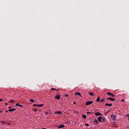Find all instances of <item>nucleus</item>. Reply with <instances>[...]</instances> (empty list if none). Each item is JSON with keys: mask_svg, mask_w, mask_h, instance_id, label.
<instances>
[{"mask_svg": "<svg viewBox=\"0 0 129 129\" xmlns=\"http://www.w3.org/2000/svg\"><path fill=\"white\" fill-rule=\"evenodd\" d=\"M109 106H112V103L109 104Z\"/></svg>", "mask_w": 129, "mask_h": 129, "instance_id": "nucleus-29", "label": "nucleus"}, {"mask_svg": "<svg viewBox=\"0 0 129 129\" xmlns=\"http://www.w3.org/2000/svg\"><path fill=\"white\" fill-rule=\"evenodd\" d=\"M63 127H65V125L63 124H61L58 126V128H63Z\"/></svg>", "mask_w": 129, "mask_h": 129, "instance_id": "nucleus-6", "label": "nucleus"}, {"mask_svg": "<svg viewBox=\"0 0 129 129\" xmlns=\"http://www.w3.org/2000/svg\"><path fill=\"white\" fill-rule=\"evenodd\" d=\"M56 99H59L60 98V95H57L55 96Z\"/></svg>", "mask_w": 129, "mask_h": 129, "instance_id": "nucleus-15", "label": "nucleus"}, {"mask_svg": "<svg viewBox=\"0 0 129 129\" xmlns=\"http://www.w3.org/2000/svg\"><path fill=\"white\" fill-rule=\"evenodd\" d=\"M107 94L108 95H110V96H111L112 97H114L115 96V95L110 93V92H107Z\"/></svg>", "mask_w": 129, "mask_h": 129, "instance_id": "nucleus-2", "label": "nucleus"}, {"mask_svg": "<svg viewBox=\"0 0 129 129\" xmlns=\"http://www.w3.org/2000/svg\"><path fill=\"white\" fill-rule=\"evenodd\" d=\"M102 120V116H99L98 117V121H100V122H101Z\"/></svg>", "mask_w": 129, "mask_h": 129, "instance_id": "nucleus-8", "label": "nucleus"}, {"mask_svg": "<svg viewBox=\"0 0 129 129\" xmlns=\"http://www.w3.org/2000/svg\"><path fill=\"white\" fill-rule=\"evenodd\" d=\"M9 108H12V106L9 107Z\"/></svg>", "mask_w": 129, "mask_h": 129, "instance_id": "nucleus-36", "label": "nucleus"}, {"mask_svg": "<svg viewBox=\"0 0 129 129\" xmlns=\"http://www.w3.org/2000/svg\"><path fill=\"white\" fill-rule=\"evenodd\" d=\"M87 113H88V114H91V112H87Z\"/></svg>", "mask_w": 129, "mask_h": 129, "instance_id": "nucleus-30", "label": "nucleus"}, {"mask_svg": "<svg viewBox=\"0 0 129 129\" xmlns=\"http://www.w3.org/2000/svg\"><path fill=\"white\" fill-rule=\"evenodd\" d=\"M9 111V110H6V112H8Z\"/></svg>", "mask_w": 129, "mask_h": 129, "instance_id": "nucleus-38", "label": "nucleus"}, {"mask_svg": "<svg viewBox=\"0 0 129 129\" xmlns=\"http://www.w3.org/2000/svg\"><path fill=\"white\" fill-rule=\"evenodd\" d=\"M6 105H8V103H5Z\"/></svg>", "mask_w": 129, "mask_h": 129, "instance_id": "nucleus-34", "label": "nucleus"}, {"mask_svg": "<svg viewBox=\"0 0 129 129\" xmlns=\"http://www.w3.org/2000/svg\"><path fill=\"white\" fill-rule=\"evenodd\" d=\"M106 106H109V104L108 103H107L105 104Z\"/></svg>", "mask_w": 129, "mask_h": 129, "instance_id": "nucleus-23", "label": "nucleus"}, {"mask_svg": "<svg viewBox=\"0 0 129 129\" xmlns=\"http://www.w3.org/2000/svg\"><path fill=\"white\" fill-rule=\"evenodd\" d=\"M65 96H66V97H68V95H67V94H66Z\"/></svg>", "mask_w": 129, "mask_h": 129, "instance_id": "nucleus-32", "label": "nucleus"}, {"mask_svg": "<svg viewBox=\"0 0 129 129\" xmlns=\"http://www.w3.org/2000/svg\"><path fill=\"white\" fill-rule=\"evenodd\" d=\"M127 116H128V117H129V114H127Z\"/></svg>", "mask_w": 129, "mask_h": 129, "instance_id": "nucleus-35", "label": "nucleus"}, {"mask_svg": "<svg viewBox=\"0 0 129 129\" xmlns=\"http://www.w3.org/2000/svg\"><path fill=\"white\" fill-rule=\"evenodd\" d=\"M102 119L103 122H105V121H106V119H105V117H102Z\"/></svg>", "mask_w": 129, "mask_h": 129, "instance_id": "nucleus-14", "label": "nucleus"}, {"mask_svg": "<svg viewBox=\"0 0 129 129\" xmlns=\"http://www.w3.org/2000/svg\"><path fill=\"white\" fill-rule=\"evenodd\" d=\"M101 102H103V101H104V99H102L101 100H100Z\"/></svg>", "mask_w": 129, "mask_h": 129, "instance_id": "nucleus-25", "label": "nucleus"}, {"mask_svg": "<svg viewBox=\"0 0 129 129\" xmlns=\"http://www.w3.org/2000/svg\"><path fill=\"white\" fill-rule=\"evenodd\" d=\"M93 123L94 124H98V120L96 119H95L93 121Z\"/></svg>", "mask_w": 129, "mask_h": 129, "instance_id": "nucleus-5", "label": "nucleus"}, {"mask_svg": "<svg viewBox=\"0 0 129 129\" xmlns=\"http://www.w3.org/2000/svg\"><path fill=\"white\" fill-rule=\"evenodd\" d=\"M9 102H10V103H13L14 102V100H11L9 101Z\"/></svg>", "mask_w": 129, "mask_h": 129, "instance_id": "nucleus-22", "label": "nucleus"}, {"mask_svg": "<svg viewBox=\"0 0 129 129\" xmlns=\"http://www.w3.org/2000/svg\"><path fill=\"white\" fill-rule=\"evenodd\" d=\"M74 103L75 104H76V102H74Z\"/></svg>", "mask_w": 129, "mask_h": 129, "instance_id": "nucleus-39", "label": "nucleus"}, {"mask_svg": "<svg viewBox=\"0 0 129 129\" xmlns=\"http://www.w3.org/2000/svg\"><path fill=\"white\" fill-rule=\"evenodd\" d=\"M121 101H124V100H121Z\"/></svg>", "mask_w": 129, "mask_h": 129, "instance_id": "nucleus-42", "label": "nucleus"}, {"mask_svg": "<svg viewBox=\"0 0 129 129\" xmlns=\"http://www.w3.org/2000/svg\"><path fill=\"white\" fill-rule=\"evenodd\" d=\"M16 106H20V107H23V105L20 104V103L16 104Z\"/></svg>", "mask_w": 129, "mask_h": 129, "instance_id": "nucleus-10", "label": "nucleus"}, {"mask_svg": "<svg viewBox=\"0 0 129 129\" xmlns=\"http://www.w3.org/2000/svg\"><path fill=\"white\" fill-rule=\"evenodd\" d=\"M111 117L112 119H113V120H114V119H115V115H114V114H112L111 115Z\"/></svg>", "mask_w": 129, "mask_h": 129, "instance_id": "nucleus-9", "label": "nucleus"}, {"mask_svg": "<svg viewBox=\"0 0 129 129\" xmlns=\"http://www.w3.org/2000/svg\"><path fill=\"white\" fill-rule=\"evenodd\" d=\"M30 102H34V100L33 99H31L30 100Z\"/></svg>", "mask_w": 129, "mask_h": 129, "instance_id": "nucleus-21", "label": "nucleus"}, {"mask_svg": "<svg viewBox=\"0 0 129 129\" xmlns=\"http://www.w3.org/2000/svg\"><path fill=\"white\" fill-rule=\"evenodd\" d=\"M82 117H83V118H86V115L83 114V115H82Z\"/></svg>", "mask_w": 129, "mask_h": 129, "instance_id": "nucleus-19", "label": "nucleus"}, {"mask_svg": "<svg viewBox=\"0 0 129 129\" xmlns=\"http://www.w3.org/2000/svg\"><path fill=\"white\" fill-rule=\"evenodd\" d=\"M59 91V89H57V91Z\"/></svg>", "mask_w": 129, "mask_h": 129, "instance_id": "nucleus-41", "label": "nucleus"}, {"mask_svg": "<svg viewBox=\"0 0 129 129\" xmlns=\"http://www.w3.org/2000/svg\"><path fill=\"white\" fill-rule=\"evenodd\" d=\"M48 113H49V112H45V114H48Z\"/></svg>", "mask_w": 129, "mask_h": 129, "instance_id": "nucleus-31", "label": "nucleus"}, {"mask_svg": "<svg viewBox=\"0 0 129 129\" xmlns=\"http://www.w3.org/2000/svg\"><path fill=\"white\" fill-rule=\"evenodd\" d=\"M37 106H39V107H42V106H44L43 104H40L37 105Z\"/></svg>", "mask_w": 129, "mask_h": 129, "instance_id": "nucleus-17", "label": "nucleus"}, {"mask_svg": "<svg viewBox=\"0 0 129 129\" xmlns=\"http://www.w3.org/2000/svg\"><path fill=\"white\" fill-rule=\"evenodd\" d=\"M76 95H79V96H81V94L80 93V92H77L75 94Z\"/></svg>", "mask_w": 129, "mask_h": 129, "instance_id": "nucleus-16", "label": "nucleus"}, {"mask_svg": "<svg viewBox=\"0 0 129 129\" xmlns=\"http://www.w3.org/2000/svg\"><path fill=\"white\" fill-rule=\"evenodd\" d=\"M33 106H38V104H33Z\"/></svg>", "mask_w": 129, "mask_h": 129, "instance_id": "nucleus-28", "label": "nucleus"}, {"mask_svg": "<svg viewBox=\"0 0 129 129\" xmlns=\"http://www.w3.org/2000/svg\"><path fill=\"white\" fill-rule=\"evenodd\" d=\"M10 124H11L10 123H8V125H10Z\"/></svg>", "mask_w": 129, "mask_h": 129, "instance_id": "nucleus-37", "label": "nucleus"}, {"mask_svg": "<svg viewBox=\"0 0 129 129\" xmlns=\"http://www.w3.org/2000/svg\"><path fill=\"white\" fill-rule=\"evenodd\" d=\"M0 112H3V111H0Z\"/></svg>", "mask_w": 129, "mask_h": 129, "instance_id": "nucleus-40", "label": "nucleus"}, {"mask_svg": "<svg viewBox=\"0 0 129 129\" xmlns=\"http://www.w3.org/2000/svg\"><path fill=\"white\" fill-rule=\"evenodd\" d=\"M33 110H34V111L36 112V111H37L38 110L37 109H33Z\"/></svg>", "mask_w": 129, "mask_h": 129, "instance_id": "nucleus-26", "label": "nucleus"}, {"mask_svg": "<svg viewBox=\"0 0 129 129\" xmlns=\"http://www.w3.org/2000/svg\"><path fill=\"white\" fill-rule=\"evenodd\" d=\"M1 123H6L7 122H6V121H3V120H1Z\"/></svg>", "mask_w": 129, "mask_h": 129, "instance_id": "nucleus-20", "label": "nucleus"}, {"mask_svg": "<svg viewBox=\"0 0 129 129\" xmlns=\"http://www.w3.org/2000/svg\"><path fill=\"white\" fill-rule=\"evenodd\" d=\"M1 101H3V100L0 98V102Z\"/></svg>", "mask_w": 129, "mask_h": 129, "instance_id": "nucleus-33", "label": "nucleus"}, {"mask_svg": "<svg viewBox=\"0 0 129 129\" xmlns=\"http://www.w3.org/2000/svg\"><path fill=\"white\" fill-rule=\"evenodd\" d=\"M107 100H111V101H115V99L111 97L107 98Z\"/></svg>", "mask_w": 129, "mask_h": 129, "instance_id": "nucleus-3", "label": "nucleus"}, {"mask_svg": "<svg viewBox=\"0 0 129 129\" xmlns=\"http://www.w3.org/2000/svg\"><path fill=\"white\" fill-rule=\"evenodd\" d=\"M89 95H90L91 96H94V94L92 92H90L89 93Z\"/></svg>", "mask_w": 129, "mask_h": 129, "instance_id": "nucleus-12", "label": "nucleus"}, {"mask_svg": "<svg viewBox=\"0 0 129 129\" xmlns=\"http://www.w3.org/2000/svg\"><path fill=\"white\" fill-rule=\"evenodd\" d=\"M93 103V101H89L86 102V105H90V104H92Z\"/></svg>", "mask_w": 129, "mask_h": 129, "instance_id": "nucleus-1", "label": "nucleus"}, {"mask_svg": "<svg viewBox=\"0 0 129 129\" xmlns=\"http://www.w3.org/2000/svg\"><path fill=\"white\" fill-rule=\"evenodd\" d=\"M95 115H96V116H98L99 115H102V114H101V113H100V112H97L95 113Z\"/></svg>", "mask_w": 129, "mask_h": 129, "instance_id": "nucleus-4", "label": "nucleus"}, {"mask_svg": "<svg viewBox=\"0 0 129 129\" xmlns=\"http://www.w3.org/2000/svg\"><path fill=\"white\" fill-rule=\"evenodd\" d=\"M55 114H62V112L61 111H55Z\"/></svg>", "mask_w": 129, "mask_h": 129, "instance_id": "nucleus-7", "label": "nucleus"}, {"mask_svg": "<svg viewBox=\"0 0 129 129\" xmlns=\"http://www.w3.org/2000/svg\"><path fill=\"white\" fill-rule=\"evenodd\" d=\"M73 112H74V113H78L79 112L78 111H77L76 110H74Z\"/></svg>", "mask_w": 129, "mask_h": 129, "instance_id": "nucleus-18", "label": "nucleus"}, {"mask_svg": "<svg viewBox=\"0 0 129 129\" xmlns=\"http://www.w3.org/2000/svg\"><path fill=\"white\" fill-rule=\"evenodd\" d=\"M16 110V108H12V109H10L8 110V111L12 112V111H15Z\"/></svg>", "mask_w": 129, "mask_h": 129, "instance_id": "nucleus-11", "label": "nucleus"}, {"mask_svg": "<svg viewBox=\"0 0 129 129\" xmlns=\"http://www.w3.org/2000/svg\"><path fill=\"white\" fill-rule=\"evenodd\" d=\"M86 126H89V124L88 123H85Z\"/></svg>", "mask_w": 129, "mask_h": 129, "instance_id": "nucleus-27", "label": "nucleus"}, {"mask_svg": "<svg viewBox=\"0 0 129 129\" xmlns=\"http://www.w3.org/2000/svg\"><path fill=\"white\" fill-rule=\"evenodd\" d=\"M51 90H53V91L56 90V89H55L54 88H51Z\"/></svg>", "mask_w": 129, "mask_h": 129, "instance_id": "nucleus-24", "label": "nucleus"}, {"mask_svg": "<svg viewBox=\"0 0 129 129\" xmlns=\"http://www.w3.org/2000/svg\"><path fill=\"white\" fill-rule=\"evenodd\" d=\"M97 102H99L100 101V97H98L96 99Z\"/></svg>", "mask_w": 129, "mask_h": 129, "instance_id": "nucleus-13", "label": "nucleus"}]
</instances>
